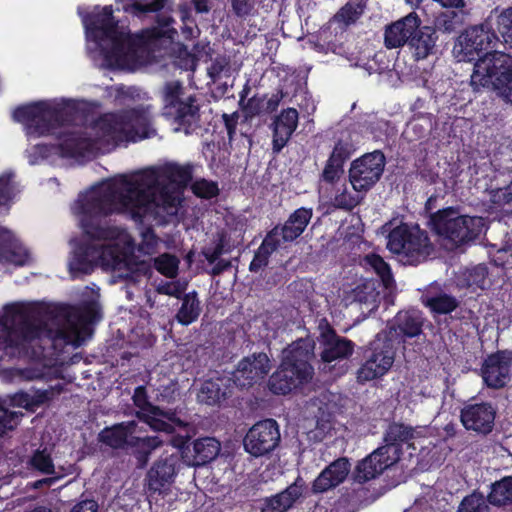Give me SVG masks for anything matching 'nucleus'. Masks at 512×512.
Wrapping results in <instances>:
<instances>
[{"mask_svg":"<svg viewBox=\"0 0 512 512\" xmlns=\"http://www.w3.org/2000/svg\"><path fill=\"white\" fill-rule=\"evenodd\" d=\"M78 13L85 28L87 49L99 51L113 68L134 70L162 37V31L157 28L131 36L126 27L114 21L112 6L95 7L90 14L79 8Z\"/></svg>","mask_w":512,"mask_h":512,"instance_id":"nucleus-4","label":"nucleus"},{"mask_svg":"<svg viewBox=\"0 0 512 512\" xmlns=\"http://www.w3.org/2000/svg\"><path fill=\"white\" fill-rule=\"evenodd\" d=\"M312 215V208L301 207L295 210L281 228L275 227L265 237L259 248V253L255 256H269L277 252L283 243L296 239L304 232Z\"/></svg>","mask_w":512,"mask_h":512,"instance_id":"nucleus-12","label":"nucleus"},{"mask_svg":"<svg viewBox=\"0 0 512 512\" xmlns=\"http://www.w3.org/2000/svg\"><path fill=\"white\" fill-rule=\"evenodd\" d=\"M176 459L173 456L160 458L147 472V486L151 493L162 494L173 482Z\"/></svg>","mask_w":512,"mask_h":512,"instance_id":"nucleus-23","label":"nucleus"},{"mask_svg":"<svg viewBox=\"0 0 512 512\" xmlns=\"http://www.w3.org/2000/svg\"><path fill=\"white\" fill-rule=\"evenodd\" d=\"M415 437V430L412 426L403 423L392 422L384 433V448L392 456H398L400 460L402 447L408 444Z\"/></svg>","mask_w":512,"mask_h":512,"instance_id":"nucleus-26","label":"nucleus"},{"mask_svg":"<svg viewBox=\"0 0 512 512\" xmlns=\"http://www.w3.org/2000/svg\"><path fill=\"white\" fill-rule=\"evenodd\" d=\"M318 342L320 344L321 352L320 359L324 364L332 362L341 363L338 368L336 365L329 367V371L333 372L335 376H342L347 373L349 365L348 360L353 355L355 350V343L343 336L337 334L334 327L326 318L320 319L318 323Z\"/></svg>","mask_w":512,"mask_h":512,"instance_id":"nucleus-11","label":"nucleus"},{"mask_svg":"<svg viewBox=\"0 0 512 512\" xmlns=\"http://www.w3.org/2000/svg\"><path fill=\"white\" fill-rule=\"evenodd\" d=\"M498 36L493 31L488 21L480 25L472 26L466 29L460 34L454 44L452 53L459 62H472L476 60L474 64V70L471 75V86L474 90L480 88H492L495 90L493 85H477L473 83V76L477 69V64L484 59L487 55L500 53L499 51H490L495 48L498 42Z\"/></svg>","mask_w":512,"mask_h":512,"instance_id":"nucleus-8","label":"nucleus"},{"mask_svg":"<svg viewBox=\"0 0 512 512\" xmlns=\"http://www.w3.org/2000/svg\"><path fill=\"white\" fill-rule=\"evenodd\" d=\"M398 348L384 334L377 333L363 350L356 372L358 383L364 384L385 376L392 368Z\"/></svg>","mask_w":512,"mask_h":512,"instance_id":"nucleus-9","label":"nucleus"},{"mask_svg":"<svg viewBox=\"0 0 512 512\" xmlns=\"http://www.w3.org/2000/svg\"><path fill=\"white\" fill-rule=\"evenodd\" d=\"M490 213L512 214V181L505 187L490 191Z\"/></svg>","mask_w":512,"mask_h":512,"instance_id":"nucleus-34","label":"nucleus"},{"mask_svg":"<svg viewBox=\"0 0 512 512\" xmlns=\"http://www.w3.org/2000/svg\"><path fill=\"white\" fill-rule=\"evenodd\" d=\"M207 260L206 270L213 276H218L230 270L233 266L231 260L226 258H205Z\"/></svg>","mask_w":512,"mask_h":512,"instance_id":"nucleus-58","label":"nucleus"},{"mask_svg":"<svg viewBox=\"0 0 512 512\" xmlns=\"http://www.w3.org/2000/svg\"><path fill=\"white\" fill-rule=\"evenodd\" d=\"M28 466L31 470L37 471L41 474H56L53 459L46 449L35 450L28 461Z\"/></svg>","mask_w":512,"mask_h":512,"instance_id":"nucleus-42","label":"nucleus"},{"mask_svg":"<svg viewBox=\"0 0 512 512\" xmlns=\"http://www.w3.org/2000/svg\"><path fill=\"white\" fill-rule=\"evenodd\" d=\"M355 147L352 143L350 136L346 138H340L334 146V149L330 155V158L339 160L340 163L344 164L345 161L354 152Z\"/></svg>","mask_w":512,"mask_h":512,"instance_id":"nucleus-52","label":"nucleus"},{"mask_svg":"<svg viewBox=\"0 0 512 512\" xmlns=\"http://www.w3.org/2000/svg\"><path fill=\"white\" fill-rule=\"evenodd\" d=\"M428 121L414 120L407 124L406 129L403 131V136L409 142L419 140L426 136L428 131Z\"/></svg>","mask_w":512,"mask_h":512,"instance_id":"nucleus-54","label":"nucleus"},{"mask_svg":"<svg viewBox=\"0 0 512 512\" xmlns=\"http://www.w3.org/2000/svg\"><path fill=\"white\" fill-rule=\"evenodd\" d=\"M303 494V481L298 478L286 489L264 500L261 512H287Z\"/></svg>","mask_w":512,"mask_h":512,"instance_id":"nucleus-28","label":"nucleus"},{"mask_svg":"<svg viewBox=\"0 0 512 512\" xmlns=\"http://www.w3.org/2000/svg\"><path fill=\"white\" fill-rule=\"evenodd\" d=\"M233 13L240 18L251 15L255 9L256 0H230Z\"/></svg>","mask_w":512,"mask_h":512,"instance_id":"nucleus-60","label":"nucleus"},{"mask_svg":"<svg viewBox=\"0 0 512 512\" xmlns=\"http://www.w3.org/2000/svg\"><path fill=\"white\" fill-rule=\"evenodd\" d=\"M487 500L494 506L512 503V477H504L492 484Z\"/></svg>","mask_w":512,"mask_h":512,"instance_id":"nucleus-38","label":"nucleus"},{"mask_svg":"<svg viewBox=\"0 0 512 512\" xmlns=\"http://www.w3.org/2000/svg\"><path fill=\"white\" fill-rule=\"evenodd\" d=\"M473 83L493 85L501 97L512 102V57L505 53L487 55L477 64Z\"/></svg>","mask_w":512,"mask_h":512,"instance_id":"nucleus-10","label":"nucleus"},{"mask_svg":"<svg viewBox=\"0 0 512 512\" xmlns=\"http://www.w3.org/2000/svg\"><path fill=\"white\" fill-rule=\"evenodd\" d=\"M18 422L19 417L15 412L5 411L0 415V437L5 435L7 431L15 429Z\"/></svg>","mask_w":512,"mask_h":512,"instance_id":"nucleus-61","label":"nucleus"},{"mask_svg":"<svg viewBox=\"0 0 512 512\" xmlns=\"http://www.w3.org/2000/svg\"><path fill=\"white\" fill-rule=\"evenodd\" d=\"M64 390V386L61 383L55 386H50L45 390H37L32 394L34 411L41 405L52 401L55 397L60 395Z\"/></svg>","mask_w":512,"mask_h":512,"instance_id":"nucleus-51","label":"nucleus"},{"mask_svg":"<svg viewBox=\"0 0 512 512\" xmlns=\"http://www.w3.org/2000/svg\"><path fill=\"white\" fill-rule=\"evenodd\" d=\"M138 418L147 423L153 430L159 432L172 433L174 428L170 422L175 421V413L163 411V415H153L151 413H138Z\"/></svg>","mask_w":512,"mask_h":512,"instance_id":"nucleus-41","label":"nucleus"},{"mask_svg":"<svg viewBox=\"0 0 512 512\" xmlns=\"http://www.w3.org/2000/svg\"><path fill=\"white\" fill-rule=\"evenodd\" d=\"M431 229L442 238V245L453 250L481 235L485 227L482 217L461 216L453 208L437 211L430 216Z\"/></svg>","mask_w":512,"mask_h":512,"instance_id":"nucleus-6","label":"nucleus"},{"mask_svg":"<svg viewBox=\"0 0 512 512\" xmlns=\"http://www.w3.org/2000/svg\"><path fill=\"white\" fill-rule=\"evenodd\" d=\"M183 86L179 81L167 82L163 88L164 114L185 101Z\"/></svg>","mask_w":512,"mask_h":512,"instance_id":"nucleus-45","label":"nucleus"},{"mask_svg":"<svg viewBox=\"0 0 512 512\" xmlns=\"http://www.w3.org/2000/svg\"><path fill=\"white\" fill-rule=\"evenodd\" d=\"M151 285L155 291L161 295H167L180 299L187 289L188 282L182 280L167 281L164 279L157 278L153 280Z\"/></svg>","mask_w":512,"mask_h":512,"instance_id":"nucleus-43","label":"nucleus"},{"mask_svg":"<svg viewBox=\"0 0 512 512\" xmlns=\"http://www.w3.org/2000/svg\"><path fill=\"white\" fill-rule=\"evenodd\" d=\"M137 424L135 421H128L104 428L98 436L101 443L113 449L124 450L135 433Z\"/></svg>","mask_w":512,"mask_h":512,"instance_id":"nucleus-29","label":"nucleus"},{"mask_svg":"<svg viewBox=\"0 0 512 512\" xmlns=\"http://www.w3.org/2000/svg\"><path fill=\"white\" fill-rule=\"evenodd\" d=\"M384 167L385 156L378 150L354 160L349 169L353 191L367 193L381 178Z\"/></svg>","mask_w":512,"mask_h":512,"instance_id":"nucleus-14","label":"nucleus"},{"mask_svg":"<svg viewBox=\"0 0 512 512\" xmlns=\"http://www.w3.org/2000/svg\"><path fill=\"white\" fill-rule=\"evenodd\" d=\"M423 303L433 313L444 315L453 312L459 305L457 299L449 294L441 293L436 296H426Z\"/></svg>","mask_w":512,"mask_h":512,"instance_id":"nucleus-39","label":"nucleus"},{"mask_svg":"<svg viewBox=\"0 0 512 512\" xmlns=\"http://www.w3.org/2000/svg\"><path fill=\"white\" fill-rule=\"evenodd\" d=\"M487 275L488 269L483 264H479L471 268H466L458 278L459 285L466 288L473 286L477 288H484Z\"/></svg>","mask_w":512,"mask_h":512,"instance_id":"nucleus-40","label":"nucleus"},{"mask_svg":"<svg viewBox=\"0 0 512 512\" xmlns=\"http://www.w3.org/2000/svg\"><path fill=\"white\" fill-rule=\"evenodd\" d=\"M314 350L315 342L310 337L300 338L284 349L280 366L268 380L270 391L287 395L310 382L314 375Z\"/></svg>","mask_w":512,"mask_h":512,"instance_id":"nucleus-5","label":"nucleus"},{"mask_svg":"<svg viewBox=\"0 0 512 512\" xmlns=\"http://www.w3.org/2000/svg\"><path fill=\"white\" fill-rule=\"evenodd\" d=\"M512 350L493 352L483 360L481 377L488 388L502 389L511 381Z\"/></svg>","mask_w":512,"mask_h":512,"instance_id":"nucleus-17","label":"nucleus"},{"mask_svg":"<svg viewBox=\"0 0 512 512\" xmlns=\"http://www.w3.org/2000/svg\"><path fill=\"white\" fill-rule=\"evenodd\" d=\"M365 192H351L346 184L336 188L332 204L335 208L350 211L363 200Z\"/></svg>","mask_w":512,"mask_h":512,"instance_id":"nucleus-36","label":"nucleus"},{"mask_svg":"<svg viewBox=\"0 0 512 512\" xmlns=\"http://www.w3.org/2000/svg\"><path fill=\"white\" fill-rule=\"evenodd\" d=\"M233 246L230 237L226 233L220 232L214 237L212 246L203 254L204 256H221L222 254L231 253Z\"/></svg>","mask_w":512,"mask_h":512,"instance_id":"nucleus-48","label":"nucleus"},{"mask_svg":"<svg viewBox=\"0 0 512 512\" xmlns=\"http://www.w3.org/2000/svg\"><path fill=\"white\" fill-rule=\"evenodd\" d=\"M76 110L58 100L38 101L20 106L13 119L22 123L28 137L54 136L63 156L90 157L110 152L123 142H135L155 134L147 107L107 113L91 125L75 123Z\"/></svg>","mask_w":512,"mask_h":512,"instance_id":"nucleus-2","label":"nucleus"},{"mask_svg":"<svg viewBox=\"0 0 512 512\" xmlns=\"http://www.w3.org/2000/svg\"><path fill=\"white\" fill-rule=\"evenodd\" d=\"M132 399L134 405L142 411H146L153 415H163V410L159 406H155L150 403L144 386H138L135 388Z\"/></svg>","mask_w":512,"mask_h":512,"instance_id":"nucleus-50","label":"nucleus"},{"mask_svg":"<svg viewBox=\"0 0 512 512\" xmlns=\"http://www.w3.org/2000/svg\"><path fill=\"white\" fill-rule=\"evenodd\" d=\"M70 512H99V506L95 500L87 499L77 503Z\"/></svg>","mask_w":512,"mask_h":512,"instance_id":"nucleus-64","label":"nucleus"},{"mask_svg":"<svg viewBox=\"0 0 512 512\" xmlns=\"http://www.w3.org/2000/svg\"><path fill=\"white\" fill-rule=\"evenodd\" d=\"M271 369L270 359L266 353H254L239 361L232 372L231 380L236 387L247 389L262 381Z\"/></svg>","mask_w":512,"mask_h":512,"instance_id":"nucleus-18","label":"nucleus"},{"mask_svg":"<svg viewBox=\"0 0 512 512\" xmlns=\"http://www.w3.org/2000/svg\"><path fill=\"white\" fill-rule=\"evenodd\" d=\"M63 322L49 325L31 317L18 304L5 307L0 320V360L4 358H22L28 355L35 340L51 342V346H80L91 338L94 326L102 319L100 303L95 299L82 300L61 309Z\"/></svg>","mask_w":512,"mask_h":512,"instance_id":"nucleus-3","label":"nucleus"},{"mask_svg":"<svg viewBox=\"0 0 512 512\" xmlns=\"http://www.w3.org/2000/svg\"><path fill=\"white\" fill-rule=\"evenodd\" d=\"M180 299H182V303L175 315V319L179 324L188 326L194 323L201 313L198 293L196 291H192L187 294H183Z\"/></svg>","mask_w":512,"mask_h":512,"instance_id":"nucleus-32","label":"nucleus"},{"mask_svg":"<svg viewBox=\"0 0 512 512\" xmlns=\"http://www.w3.org/2000/svg\"><path fill=\"white\" fill-rule=\"evenodd\" d=\"M191 179L189 169L169 164L100 182L78 196L72 210L83 234L69 242L73 256H134L154 253L157 243L152 231L142 233L136 247L121 226H103L101 219L125 215L136 222L162 225L177 214L184 187Z\"/></svg>","mask_w":512,"mask_h":512,"instance_id":"nucleus-1","label":"nucleus"},{"mask_svg":"<svg viewBox=\"0 0 512 512\" xmlns=\"http://www.w3.org/2000/svg\"><path fill=\"white\" fill-rule=\"evenodd\" d=\"M488 506L481 493L473 492L461 501L457 512H486Z\"/></svg>","mask_w":512,"mask_h":512,"instance_id":"nucleus-49","label":"nucleus"},{"mask_svg":"<svg viewBox=\"0 0 512 512\" xmlns=\"http://www.w3.org/2000/svg\"><path fill=\"white\" fill-rule=\"evenodd\" d=\"M496 409L490 402L465 403L460 411V421L468 431L486 436L493 431Z\"/></svg>","mask_w":512,"mask_h":512,"instance_id":"nucleus-19","label":"nucleus"},{"mask_svg":"<svg viewBox=\"0 0 512 512\" xmlns=\"http://www.w3.org/2000/svg\"><path fill=\"white\" fill-rule=\"evenodd\" d=\"M362 13L363 7L360 4L348 3L337 13V18L346 25H349L354 23Z\"/></svg>","mask_w":512,"mask_h":512,"instance_id":"nucleus-57","label":"nucleus"},{"mask_svg":"<svg viewBox=\"0 0 512 512\" xmlns=\"http://www.w3.org/2000/svg\"><path fill=\"white\" fill-rule=\"evenodd\" d=\"M415 34L408 46L415 60H424L435 51L438 39L436 31L433 27L421 25Z\"/></svg>","mask_w":512,"mask_h":512,"instance_id":"nucleus-30","label":"nucleus"},{"mask_svg":"<svg viewBox=\"0 0 512 512\" xmlns=\"http://www.w3.org/2000/svg\"><path fill=\"white\" fill-rule=\"evenodd\" d=\"M11 402L14 406L21 407L26 409L27 411L34 412L32 394H29L24 391L17 392L12 396Z\"/></svg>","mask_w":512,"mask_h":512,"instance_id":"nucleus-62","label":"nucleus"},{"mask_svg":"<svg viewBox=\"0 0 512 512\" xmlns=\"http://www.w3.org/2000/svg\"><path fill=\"white\" fill-rule=\"evenodd\" d=\"M150 260L154 261V268L163 276L175 279L179 272L180 258H149L147 262L151 263ZM135 261H146V259L137 258ZM152 266V264H150ZM152 271L144 278H149Z\"/></svg>","mask_w":512,"mask_h":512,"instance_id":"nucleus-44","label":"nucleus"},{"mask_svg":"<svg viewBox=\"0 0 512 512\" xmlns=\"http://www.w3.org/2000/svg\"><path fill=\"white\" fill-rule=\"evenodd\" d=\"M386 224L383 228L388 231L387 248L391 253L400 254L402 252L408 254L417 253L430 255L433 252V246L425 231L421 230L418 225L409 226L401 224L390 230Z\"/></svg>","mask_w":512,"mask_h":512,"instance_id":"nucleus-13","label":"nucleus"},{"mask_svg":"<svg viewBox=\"0 0 512 512\" xmlns=\"http://www.w3.org/2000/svg\"><path fill=\"white\" fill-rule=\"evenodd\" d=\"M397 462L398 456H392L384 448L378 447L357 463L353 471V480L364 484L377 478Z\"/></svg>","mask_w":512,"mask_h":512,"instance_id":"nucleus-20","label":"nucleus"},{"mask_svg":"<svg viewBox=\"0 0 512 512\" xmlns=\"http://www.w3.org/2000/svg\"><path fill=\"white\" fill-rule=\"evenodd\" d=\"M163 441L158 436L137 437L132 435L125 452L133 455L140 467H144L151 452L161 446Z\"/></svg>","mask_w":512,"mask_h":512,"instance_id":"nucleus-31","label":"nucleus"},{"mask_svg":"<svg viewBox=\"0 0 512 512\" xmlns=\"http://www.w3.org/2000/svg\"><path fill=\"white\" fill-rule=\"evenodd\" d=\"M273 129V150L280 152L289 141L298 126V112L294 108H288L276 117Z\"/></svg>","mask_w":512,"mask_h":512,"instance_id":"nucleus-27","label":"nucleus"},{"mask_svg":"<svg viewBox=\"0 0 512 512\" xmlns=\"http://www.w3.org/2000/svg\"><path fill=\"white\" fill-rule=\"evenodd\" d=\"M137 258H70L68 271L71 279H82L100 267L110 272L114 278L127 284H138L151 272L147 261H135Z\"/></svg>","mask_w":512,"mask_h":512,"instance_id":"nucleus-7","label":"nucleus"},{"mask_svg":"<svg viewBox=\"0 0 512 512\" xmlns=\"http://www.w3.org/2000/svg\"><path fill=\"white\" fill-rule=\"evenodd\" d=\"M170 443L173 447L179 450L181 458L185 463V453L187 450H191L192 443H190V438L188 436L174 435L170 439Z\"/></svg>","mask_w":512,"mask_h":512,"instance_id":"nucleus-63","label":"nucleus"},{"mask_svg":"<svg viewBox=\"0 0 512 512\" xmlns=\"http://www.w3.org/2000/svg\"><path fill=\"white\" fill-rule=\"evenodd\" d=\"M221 449L220 442L214 437H202L192 442L191 450L185 453V464L192 467L204 466L213 461Z\"/></svg>","mask_w":512,"mask_h":512,"instance_id":"nucleus-25","label":"nucleus"},{"mask_svg":"<svg viewBox=\"0 0 512 512\" xmlns=\"http://www.w3.org/2000/svg\"><path fill=\"white\" fill-rule=\"evenodd\" d=\"M465 16L463 9L442 12L435 19L434 29L447 34L455 32L464 24Z\"/></svg>","mask_w":512,"mask_h":512,"instance_id":"nucleus-37","label":"nucleus"},{"mask_svg":"<svg viewBox=\"0 0 512 512\" xmlns=\"http://www.w3.org/2000/svg\"><path fill=\"white\" fill-rule=\"evenodd\" d=\"M422 21L416 12H410L406 16L386 26L384 32V44L388 49L400 48L408 45L411 38L419 31Z\"/></svg>","mask_w":512,"mask_h":512,"instance_id":"nucleus-21","label":"nucleus"},{"mask_svg":"<svg viewBox=\"0 0 512 512\" xmlns=\"http://www.w3.org/2000/svg\"><path fill=\"white\" fill-rule=\"evenodd\" d=\"M166 0H116L117 10L141 16L149 12H157L165 6Z\"/></svg>","mask_w":512,"mask_h":512,"instance_id":"nucleus-35","label":"nucleus"},{"mask_svg":"<svg viewBox=\"0 0 512 512\" xmlns=\"http://www.w3.org/2000/svg\"><path fill=\"white\" fill-rule=\"evenodd\" d=\"M192 189L195 195L202 198H211L218 194V187L216 183L207 180L196 181L193 184Z\"/></svg>","mask_w":512,"mask_h":512,"instance_id":"nucleus-59","label":"nucleus"},{"mask_svg":"<svg viewBox=\"0 0 512 512\" xmlns=\"http://www.w3.org/2000/svg\"><path fill=\"white\" fill-rule=\"evenodd\" d=\"M12 177V173L0 176V206L7 205L15 196L16 188Z\"/></svg>","mask_w":512,"mask_h":512,"instance_id":"nucleus-53","label":"nucleus"},{"mask_svg":"<svg viewBox=\"0 0 512 512\" xmlns=\"http://www.w3.org/2000/svg\"><path fill=\"white\" fill-rule=\"evenodd\" d=\"M281 440L279 425L269 418L258 421L246 433L243 446L253 457H262L273 452Z\"/></svg>","mask_w":512,"mask_h":512,"instance_id":"nucleus-16","label":"nucleus"},{"mask_svg":"<svg viewBox=\"0 0 512 512\" xmlns=\"http://www.w3.org/2000/svg\"><path fill=\"white\" fill-rule=\"evenodd\" d=\"M351 469L348 458L340 457L327 465L312 483V492L321 494L342 484Z\"/></svg>","mask_w":512,"mask_h":512,"instance_id":"nucleus-22","label":"nucleus"},{"mask_svg":"<svg viewBox=\"0 0 512 512\" xmlns=\"http://www.w3.org/2000/svg\"><path fill=\"white\" fill-rule=\"evenodd\" d=\"M424 322L425 318L420 310H400L379 333L384 334L397 348L399 346L405 348L408 339L418 337L423 333Z\"/></svg>","mask_w":512,"mask_h":512,"instance_id":"nucleus-15","label":"nucleus"},{"mask_svg":"<svg viewBox=\"0 0 512 512\" xmlns=\"http://www.w3.org/2000/svg\"><path fill=\"white\" fill-rule=\"evenodd\" d=\"M0 247H5L11 256H29L30 251L9 230L0 227Z\"/></svg>","mask_w":512,"mask_h":512,"instance_id":"nucleus-46","label":"nucleus"},{"mask_svg":"<svg viewBox=\"0 0 512 512\" xmlns=\"http://www.w3.org/2000/svg\"><path fill=\"white\" fill-rule=\"evenodd\" d=\"M371 264L377 275L380 277L382 285L387 290L396 288V283L390 266L384 261V258H364Z\"/></svg>","mask_w":512,"mask_h":512,"instance_id":"nucleus-47","label":"nucleus"},{"mask_svg":"<svg viewBox=\"0 0 512 512\" xmlns=\"http://www.w3.org/2000/svg\"><path fill=\"white\" fill-rule=\"evenodd\" d=\"M343 174V164L339 160L328 158L326 165L322 172V179L326 182L332 183L338 180Z\"/></svg>","mask_w":512,"mask_h":512,"instance_id":"nucleus-56","label":"nucleus"},{"mask_svg":"<svg viewBox=\"0 0 512 512\" xmlns=\"http://www.w3.org/2000/svg\"><path fill=\"white\" fill-rule=\"evenodd\" d=\"M164 115L173 120L175 125L173 130L175 132L183 131L185 134H189L198 127L200 118L199 107L195 104V98L193 96L186 97L185 101L178 104Z\"/></svg>","mask_w":512,"mask_h":512,"instance_id":"nucleus-24","label":"nucleus"},{"mask_svg":"<svg viewBox=\"0 0 512 512\" xmlns=\"http://www.w3.org/2000/svg\"><path fill=\"white\" fill-rule=\"evenodd\" d=\"M497 24L504 41L512 45V8L504 10L498 16Z\"/></svg>","mask_w":512,"mask_h":512,"instance_id":"nucleus-55","label":"nucleus"},{"mask_svg":"<svg viewBox=\"0 0 512 512\" xmlns=\"http://www.w3.org/2000/svg\"><path fill=\"white\" fill-rule=\"evenodd\" d=\"M227 389L224 378L208 379L202 384L198 399L201 403L216 405L227 397Z\"/></svg>","mask_w":512,"mask_h":512,"instance_id":"nucleus-33","label":"nucleus"}]
</instances>
